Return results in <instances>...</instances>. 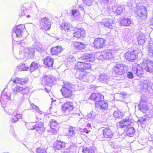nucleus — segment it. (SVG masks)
Returning <instances> with one entry per match:
<instances>
[{"label": "nucleus", "mask_w": 153, "mask_h": 153, "mask_svg": "<svg viewBox=\"0 0 153 153\" xmlns=\"http://www.w3.org/2000/svg\"><path fill=\"white\" fill-rule=\"evenodd\" d=\"M91 68V65L89 63H86L85 62H77L75 64V68L77 71L76 76L81 81L83 82H87L88 80L89 76L87 73L85 71L87 69Z\"/></svg>", "instance_id": "1"}, {"label": "nucleus", "mask_w": 153, "mask_h": 153, "mask_svg": "<svg viewBox=\"0 0 153 153\" xmlns=\"http://www.w3.org/2000/svg\"><path fill=\"white\" fill-rule=\"evenodd\" d=\"M127 66L118 62H116L115 64L112 68V73L115 76L121 75L126 73L128 70Z\"/></svg>", "instance_id": "2"}, {"label": "nucleus", "mask_w": 153, "mask_h": 153, "mask_svg": "<svg viewBox=\"0 0 153 153\" xmlns=\"http://www.w3.org/2000/svg\"><path fill=\"white\" fill-rule=\"evenodd\" d=\"M73 85L66 81L64 82V86L61 89L62 95L65 98H69L72 95Z\"/></svg>", "instance_id": "3"}, {"label": "nucleus", "mask_w": 153, "mask_h": 153, "mask_svg": "<svg viewBox=\"0 0 153 153\" xmlns=\"http://www.w3.org/2000/svg\"><path fill=\"white\" fill-rule=\"evenodd\" d=\"M136 14L142 19L145 20L147 19V10L146 7L141 4L137 5L135 8Z\"/></svg>", "instance_id": "4"}, {"label": "nucleus", "mask_w": 153, "mask_h": 153, "mask_svg": "<svg viewBox=\"0 0 153 153\" xmlns=\"http://www.w3.org/2000/svg\"><path fill=\"white\" fill-rule=\"evenodd\" d=\"M142 68L147 72H153V61L147 58H145L142 63Z\"/></svg>", "instance_id": "5"}, {"label": "nucleus", "mask_w": 153, "mask_h": 153, "mask_svg": "<svg viewBox=\"0 0 153 153\" xmlns=\"http://www.w3.org/2000/svg\"><path fill=\"white\" fill-rule=\"evenodd\" d=\"M74 108V106L72 102H68L62 105L61 109L65 115H66L70 114Z\"/></svg>", "instance_id": "6"}, {"label": "nucleus", "mask_w": 153, "mask_h": 153, "mask_svg": "<svg viewBox=\"0 0 153 153\" xmlns=\"http://www.w3.org/2000/svg\"><path fill=\"white\" fill-rule=\"evenodd\" d=\"M40 28L45 30H50L51 27V23L49 19L47 17L41 19L39 20Z\"/></svg>", "instance_id": "7"}, {"label": "nucleus", "mask_w": 153, "mask_h": 153, "mask_svg": "<svg viewBox=\"0 0 153 153\" xmlns=\"http://www.w3.org/2000/svg\"><path fill=\"white\" fill-rule=\"evenodd\" d=\"M25 26L23 25H19L16 26L15 32L12 34V36H13L14 35L16 34L17 37H22L24 38L25 37L24 35V33H26L25 30Z\"/></svg>", "instance_id": "8"}, {"label": "nucleus", "mask_w": 153, "mask_h": 153, "mask_svg": "<svg viewBox=\"0 0 153 153\" xmlns=\"http://www.w3.org/2000/svg\"><path fill=\"white\" fill-rule=\"evenodd\" d=\"M115 53L114 51L105 50L101 53V56L104 59H110L114 57Z\"/></svg>", "instance_id": "9"}, {"label": "nucleus", "mask_w": 153, "mask_h": 153, "mask_svg": "<svg viewBox=\"0 0 153 153\" xmlns=\"http://www.w3.org/2000/svg\"><path fill=\"white\" fill-rule=\"evenodd\" d=\"M13 92L16 94L18 92H19L24 95L27 94L29 93V89L28 88H23L20 85H16L13 89Z\"/></svg>", "instance_id": "10"}, {"label": "nucleus", "mask_w": 153, "mask_h": 153, "mask_svg": "<svg viewBox=\"0 0 153 153\" xmlns=\"http://www.w3.org/2000/svg\"><path fill=\"white\" fill-rule=\"evenodd\" d=\"M55 80L53 76H45L43 77L42 82L45 85L51 87L53 85Z\"/></svg>", "instance_id": "11"}, {"label": "nucleus", "mask_w": 153, "mask_h": 153, "mask_svg": "<svg viewBox=\"0 0 153 153\" xmlns=\"http://www.w3.org/2000/svg\"><path fill=\"white\" fill-rule=\"evenodd\" d=\"M79 59L83 61L82 62H85V63H87L86 62H92L95 59V57L93 54H91L88 53H85L82 56L80 57ZM79 62H82L79 61Z\"/></svg>", "instance_id": "12"}, {"label": "nucleus", "mask_w": 153, "mask_h": 153, "mask_svg": "<svg viewBox=\"0 0 153 153\" xmlns=\"http://www.w3.org/2000/svg\"><path fill=\"white\" fill-rule=\"evenodd\" d=\"M131 120L128 118L122 120L119 123V126L121 128H123L126 131L128 128L131 126Z\"/></svg>", "instance_id": "13"}, {"label": "nucleus", "mask_w": 153, "mask_h": 153, "mask_svg": "<svg viewBox=\"0 0 153 153\" xmlns=\"http://www.w3.org/2000/svg\"><path fill=\"white\" fill-rule=\"evenodd\" d=\"M143 69L142 66L141 67L139 65L137 64L136 63L133 65L132 67L133 72L139 77L142 76L143 75Z\"/></svg>", "instance_id": "14"}, {"label": "nucleus", "mask_w": 153, "mask_h": 153, "mask_svg": "<svg viewBox=\"0 0 153 153\" xmlns=\"http://www.w3.org/2000/svg\"><path fill=\"white\" fill-rule=\"evenodd\" d=\"M73 37L76 38L83 37L85 35V31L82 28H76L74 29Z\"/></svg>", "instance_id": "15"}, {"label": "nucleus", "mask_w": 153, "mask_h": 153, "mask_svg": "<svg viewBox=\"0 0 153 153\" xmlns=\"http://www.w3.org/2000/svg\"><path fill=\"white\" fill-rule=\"evenodd\" d=\"M94 47L97 48H101L105 45V40L102 38L96 39L94 42Z\"/></svg>", "instance_id": "16"}, {"label": "nucleus", "mask_w": 153, "mask_h": 153, "mask_svg": "<svg viewBox=\"0 0 153 153\" xmlns=\"http://www.w3.org/2000/svg\"><path fill=\"white\" fill-rule=\"evenodd\" d=\"M95 106L96 108H100V109H107L108 107V103L104 100H99L98 102H95Z\"/></svg>", "instance_id": "17"}, {"label": "nucleus", "mask_w": 153, "mask_h": 153, "mask_svg": "<svg viewBox=\"0 0 153 153\" xmlns=\"http://www.w3.org/2000/svg\"><path fill=\"white\" fill-rule=\"evenodd\" d=\"M97 79L99 82L103 83L108 84V82H110L109 76L104 73L100 74L98 75Z\"/></svg>", "instance_id": "18"}, {"label": "nucleus", "mask_w": 153, "mask_h": 153, "mask_svg": "<svg viewBox=\"0 0 153 153\" xmlns=\"http://www.w3.org/2000/svg\"><path fill=\"white\" fill-rule=\"evenodd\" d=\"M11 93L9 92L2 93L0 101L2 104H5L10 98Z\"/></svg>", "instance_id": "19"}, {"label": "nucleus", "mask_w": 153, "mask_h": 153, "mask_svg": "<svg viewBox=\"0 0 153 153\" xmlns=\"http://www.w3.org/2000/svg\"><path fill=\"white\" fill-rule=\"evenodd\" d=\"M125 57L127 59L130 61H133L136 58L134 51H128L125 55Z\"/></svg>", "instance_id": "20"}, {"label": "nucleus", "mask_w": 153, "mask_h": 153, "mask_svg": "<svg viewBox=\"0 0 153 153\" xmlns=\"http://www.w3.org/2000/svg\"><path fill=\"white\" fill-rule=\"evenodd\" d=\"M44 123L41 122H39L35 124L34 129L40 134L43 133L45 131V129L43 126Z\"/></svg>", "instance_id": "21"}, {"label": "nucleus", "mask_w": 153, "mask_h": 153, "mask_svg": "<svg viewBox=\"0 0 153 153\" xmlns=\"http://www.w3.org/2000/svg\"><path fill=\"white\" fill-rule=\"evenodd\" d=\"M123 35L124 39L127 42H130L132 41L133 37L128 30L126 29L124 30Z\"/></svg>", "instance_id": "22"}, {"label": "nucleus", "mask_w": 153, "mask_h": 153, "mask_svg": "<svg viewBox=\"0 0 153 153\" xmlns=\"http://www.w3.org/2000/svg\"><path fill=\"white\" fill-rule=\"evenodd\" d=\"M102 23L105 27L111 28L114 25L112 19L105 18L103 19Z\"/></svg>", "instance_id": "23"}, {"label": "nucleus", "mask_w": 153, "mask_h": 153, "mask_svg": "<svg viewBox=\"0 0 153 153\" xmlns=\"http://www.w3.org/2000/svg\"><path fill=\"white\" fill-rule=\"evenodd\" d=\"M104 97L100 94L94 93L92 94L90 97V98L93 100L95 102H98L100 100L103 98Z\"/></svg>", "instance_id": "24"}, {"label": "nucleus", "mask_w": 153, "mask_h": 153, "mask_svg": "<svg viewBox=\"0 0 153 153\" xmlns=\"http://www.w3.org/2000/svg\"><path fill=\"white\" fill-rule=\"evenodd\" d=\"M103 136L106 138H111L113 134L111 130L109 128H104L102 130Z\"/></svg>", "instance_id": "25"}, {"label": "nucleus", "mask_w": 153, "mask_h": 153, "mask_svg": "<svg viewBox=\"0 0 153 153\" xmlns=\"http://www.w3.org/2000/svg\"><path fill=\"white\" fill-rule=\"evenodd\" d=\"M61 29L64 30L65 31H70L74 29L73 27L70 24L67 22H63L61 25Z\"/></svg>", "instance_id": "26"}, {"label": "nucleus", "mask_w": 153, "mask_h": 153, "mask_svg": "<svg viewBox=\"0 0 153 153\" xmlns=\"http://www.w3.org/2000/svg\"><path fill=\"white\" fill-rule=\"evenodd\" d=\"M22 114L18 112H15L10 118V121L13 123H16L19 119L21 118Z\"/></svg>", "instance_id": "27"}, {"label": "nucleus", "mask_w": 153, "mask_h": 153, "mask_svg": "<svg viewBox=\"0 0 153 153\" xmlns=\"http://www.w3.org/2000/svg\"><path fill=\"white\" fill-rule=\"evenodd\" d=\"M137 38V40L138 44L142 45L145 42L146 39L145 34L142 33H140Z\"/></svg>", "instance_id": "28"}, {"label": "nucleus", "mask_w": 153, "mask_h": 153, "mask_svg": "<svg viewBox=\"0 0 153 153\" xmlns=\"http://www.w3.org/2000/svg\"><path fill=\"white\" fill-rule=\"evenodd\" d=\"M139 107L140 110L143 113L145 112L148 109L146 102L143 101L142 100L140 102Z\"/></svg>", "instance_id": "29"}, {"label": "nucleus", "mask_w": 153, "mask_h": 153, "mask_svg": "<svg viewBox=\"0 0 153 153\" xmlns=\"http://www.w3.org/2000/svg\"><path fill=\"white\" fill-rule=\"evenodd\" d=\"M124 8L123 6L118 5L113 8V11L117 15H119L123 12Z\"/></svg>", "instance_id": "30"}, {"label": "nucleus", "mask_w": 153, "mask_h": 153, "mask_svg": "<svg viewBox=\"0 0 153 153\" xmlns=\"http://www.w3.org/2000/svg\"><path fill=\"white\" fill-rule=\"evenodd\" d=\"M63 51L61 46H57L52 48L51 49V52L53 55H56L60 53Z\"/></svg>", "instance_id": "31"}, {"label": "nucleus", "mask_w": 153, "mask_h": 153, "mask_svg": "<svg viewBox=\"0 0 153 153\" xmlns=\"http://www.w3.org/2000/svg\"><path fill=\"white\" fill-rule=\"evenodd\" d=\"M32 46L35 49L39 52L44 49L42 46L36 41H34V43L32 44Z\"/></svg>", "instance_id": "32"}, {"label": "nucleus", "mask_w": 153, "mask_h": 153, "mask_svg": "<svg viewBox=\"0 0 153 153\" xmlns=\"http://www.w3.org/2000/svg\"><path fill=\"white\" fill-rule=\"evenodd\" d=\"M76 129L75 127H71L68 128V131L67 134L69 138L74 137H75Z\"/></svg>", "instance_id": "33"}, {"label": "nucleus", "mask_w": 153, "mask_h": 153, "mask_svg": "<svg viewBox=\"0 0 153 153\" xmlns=\"http://www.w3.org/2000/svg\"><path fill=\"white\" fill-rule=\"evenodd\" d=\"M53 59L50 56H47L44 60V62L45 65L50 67L53 64Z\"/></svg>", "instance_id": "34"}, {"label": "nucleus", "mask_w": 153, "mask_h": 153, "mask_svg": "<svg viewBox=\"0 0 153 153\" xmlns=\"http://www.w3.org/2000/svg\"><path fill=\"white\" fill-rule=\"evenodd\" d=\"M24 49L27 56L28 55L30 57H33L34 56L35 49L33 47H27L25 48Z\"/></svg>", "instance_id": "35"}, {"label": "nucleus", "mask_w": 153, "mask_h": 153, "mask_svg": "<svg viewBox=\"0 0 153 153\" xmlns=\"http://www.w3.org/2000/svg\"><path fill=\"white\" fill-rule=\"evenodd\" d=\"M13 82L15 83L25 85L27 82V80L25 79L16 77L15 79H13Z\"/></svg>", "instance_id": "36"}, {"label": "nucleus", "mask_w": 153, "mask_h": 153, "mask_svg": "<svg viewBox=\"0 0 153 153\" xmlns=\"http://www.w3.org/2000/svg\"><path fill=\"white\" fill-rule=\"evenodd\" d=\"M25 48L24 47L21 48L19 54L17 55L16 58L18 59H23L26 56H27L26 52L25 51Z\"/></svg>", "instance_id": "37"}, {"label": "nucleus", "mask_w": 153, "mask_h": 153, "mask_svg": "<svg viewBox=\"0 0 153 153\" xmlns=\"http://www.w3.org/2000/svg\"><path fill=\"white\" fill-rule=\"evenodd\" d=\"M148 47V54L149 55L153 57V42L150 41L149 42Z\"/></svg>", "instance_id": "38"}, {"label": "nucleus", "mask_w": 153, "mask_h": 153, "mask_svg": "<svg viewBox=\"0 0 153 153\" xmlns=\"http://www.w3.org/2000/svg\"><path fill=\"white\" fill-rule=\"evenodd\" d=\"M29 68L27 65L24 63H20L17 66L16 70L18 71H22L27 70Z\"/></svg>", "instance_id": "39"}, {"label": "nucleus", "mask_w": 153, "mask_h": 153, "mask_svg": "<svg viewBox=\"0 0 153 153\" xmlns=\"http://www.w3.org/2000/svg\"><path fill=\"white\" fill-rule=\"evenodd\" d=\"M132 22L129 18L123 19L120 21V24L121 25L124 26H128L131 24Z\"/></svg>", "instance_id": "40"}, {"label": "nucleus", "mask_w": 153, "mask_h": 153, "mask_svg": "<svg viewBox=\"0 0 153 153\" xmlns=\"http://www.w3.org/2000/svg\"><path fill=\"white\" fill-rule=\"evenodd\" d=\"M128 129H126V134L128 135L130 137L132 136L135 132V130L134 128L130 126L128 128Z\"/></svg>", "instance_id": "41"}, {"label": "nucleus", "mask_w": 153, "mask_h": 153, "mask_svg": "<svg viewBox=\"0 0 153 153\" xmlns=\"http://www.w3.org/2000/svg\"><path fill=\"white\" fill-rule=\"evenodd\" d=\"M95 149L94 146H92L84 148L82 151L83 153H94Z\"/></svg>", "instance_id": "42"}, {"label": "nucleus", "mask_w": 153, "mask_h": 153, "mask_svg": "<svg viewBox=\"0 0 153 153\" xmlns=\"http://www.w3.org/2000/svg\"><path fill=\"white\" fill-rule=\"evenodd\" d=\"M74 46L76 49L81 50L85 47L84 45L82 42H75L74 43Z\"/></svg>", "instance_id": "43"}, {"label": "nucleus", "mask_w": 153, "mask_h": 153, "mask_svg": "<svg viewBox=\"0 0 153 153\" xmlns=\"http://www.w3.org/2000/svg\"><path fill=\"white\" fill-rule=\"evenodd\" d=\"M98 114L95 112L92 111L87 115V117L92 120H94L95 118V117Z\"/></svg>", "instance_id": "44"}, {"label": "nucleus", "mask_w": 153, "mask_h": 153, "mask_svg": "<svg viewBox=\"0 0 153 153\" xmlns=\"http://www.w3.org/2000/svg\"><path fill=\"white\" fill-rule=\"evenodd\" d=\"M113 114L114 117L117 118H121L123 115V113L118 110L114 111Z\"/></svg>", "instance_id": "45"}, {"label": "nucleus", "mask_w": 153, "mask_h": 153, "mask_svg": "<svg viewBox=\"0 0 153 153\" xmlns=\"http://www.w3.org/2000/svg\"><path fill=\"white\" fill-rule=\"evenodd\" d=\"M38 67V65L36 62H35L32 63L30 65V69L31 71H33L36 69H37Z\"/></svg>", "instance_id": "46"}, {"label": "nucleus", "mask_w": 153, "mask_h": 153, "mask_svg": "<svg viewBox=\"0 0 153 153\" xmlns=\"http://www.w3.org/2000/svg\"><path fill=\"white\" fill-rule=\"evenodd\" d=\"M49 125L51 128H57L56 126H57V123L56 120L54 119H52L50 121Z\"/></svg>", "instance_id": "47"}, {"label": "nucleus", "mask_w": 153, "mask_h": 153, "mask_svg": "<svg viewBox=\"0 0 153 153\" xmlns=\"http://www.w3.org/2000/svg\"><path fill=\"white\" fill-rule=\"evenodd\" d=\"M65 144H53V148L54 149L56 150V149L59 150L62 148H64L65 146Z\"/></svg>", "instance_id": "48"}, {"label": "nucleus", "mask_w": 153, "mask_h": 153, "mask_svg": "<svg viewBox=\"0 0 153 153\" xmlns=\"http://www.w3.org/2000/svg\"><path fill=\"white\" fill-rule=\"evenodd\" d=\"M27 12L26 8L23 6H21V11L19 14V16H23L25 15Z\"/></svg>", "instance_id": "49"}, {"label": "nucleus", "mask_w": 153, "mask_h": 153, "mask_svg": "<svg viewBox=\"0 0 153 153\" xmlns=\"http://www.w3.org/2000/svg\"><path fill=\"white\" fill-rule=\"evenodd\" d=\"M31 108L35 110L39 114H42V111L39 110V108L38 107L33 104H31Z\"/></svg>", "instance_id": "50"}, {"label": "nucleus", "mask_w": 153, "mask_h": 153, "mask_svg": "<svg viewBox=\"0 0 153 153\" xmlns=\"http://www.w3.org/2000/svg\"><path fill=\"white\" fill-rule=\"evenodd\" d=\"M26 126L29 129L33 130L34 129L35 125L33 123H30L27 124Z\"/></svg>", "instance_id": "51"}, {"label": "nucleus", "mask_w": 153, "mask_h": 153, "mask_svg": "<svg viewBox=\"0 0 153 153\" xmlns=\"http://www.w3.org/2000/svg\"><path fill=\"white\" fill-rule=\"evenodd\" d=\"M84 4L88 6H90L92 4L93 0H82Z\"/></svg>", "instance_id": "52"}, {"label": "nucleus", "mask_w": 153, "mask_h": 153, "mask_svg": "<svg viewBox=\"0 0 153 153\" xmlns=\"http://www.w3.org/2000/svg\"><path fill=\"white\" fill-rule=\"evenodd\" d=\"M79 13L78 10L76 9H73L71 11V15L73 16H77Z\"/></svg>", "instance_id": "53"}, {"label": "nucleus", "mask_w": 153, "mask_h": 153, "mask_svg": "<svg viewBox=\"0 0 153 153\" xmlns=\"http://www.w3.org/2000/svg\"><path fill=\"white\" fill-rule=\"evenodd\" d=\"M67 60L69 62H74L76 61V58L73 56L70 55L68 57Z\"/></svg>", "instance_id": "54"}, {"label": "nucleus", "mask_w": 153, "mask_h": 153, "mask_svg": "<svg viewBox=\"0 0 153 153\" xmlns=\"http://www.w3.org/2000/svg\"><path fill=\"white\" fill-rule=\"evenodd\" d=\"M87 120L84 119L82 118L79 121L78 124V125H81L82 126H84L86 123L85 121H86Z\"/></svg>", "instance_id": "55"}, {"label": "nucleus", "mask_w": 153, "mask_h": 153, "mask_svg": "<svg viewBox=\"0 0 153 153\" xmlns=\"http://www.w3.org/2000/svg\"><path fill=\"white\" fill-rule=\"evenodd\" d=\"M15 112H18V111L15 110L11 109H9L8 111V113L10 115H13L14 114V113Z\"/></svg>", "instance_id": "56"}, {"label": "nucleus", "mask_w": 153, "mask_h": 153, "mask_svg": "<svg viewBox=\"0 0 153 153\" xmlns=\"http://www.w3.org/2000/svg\"><path fill=\"white\" fill-rule=\"evenodd\" d=\"M36 153H46V152L44 149L38 148L36 149Z\"/></svg>", "instance_id": "57"}, {"label": "nucleus", "mask_w": 153, "mask_h": 153, "mask_svg": "<svg viewBox=\"0 0 153 153\" xmlns=\"http://www.w3.org/2000/svg\"><path fill=\"white\" fill-rule=\"evenodd\" d=\"M58 128H51V130L50 131L51 132L54 134H56L57 133V129Z\"/></svg>", "instance_id": "58"}, {"label": "nucleus", "mask_w": 153, "mask_h": 153, "mask_svg": "<svg viewBox=\"0 0 153 153\" xmlns=\"http://www.w3.org/2000/svg\"><path fill=\"white\" fill-rule=\"evenodd\" d=\"M127 75V77L129 79H132L133 78V74L131 72H128Z\"/></svg>", "instance_id": "59"}, {"label": "nucleus", "mask_w": 153, "mask_h": 153, "mask_svg": "<svg viewBox=\"0 0 153 153\" xmlns=\"http://www.w3.org/2000/svg\"><path fill=\"white\" fill-rule=\"evenodd\" d=\"M62 153H75L73 151H71L69 149L66 150L64 151H62Z\"/></svg>", "instance_id": "60"}, {"label": "nucleus", "mask_w": 153, "mask_h": 153, "mask_svg": "<svg viewBox=\"0 0 153 153\" xmlns=\"http://www.w3.org/2000/svg\"><path fill=\"white\" fill-rule=\"evenodd\" d=\"M101 2L103 3L106 4L107 3L109 0H100Z\"/></svg>", "instance_id": "61"}, {"label": "nucleus", "mask_w": 153, "mask_h": 153, "mask_svg": "<svg viewBox=\"0 0 153 153\" xmlns=\"http://www.w3.org/2000/svg\"><path fill=\"white\" fill-rule=\"evenodd\" d=\"M82 132H84V133L86 134H88L89 131H88L86 129H83Z\"/></svg>", "instance_id": "62"}, {"label": "nucleus", "mask_w": 153, "mask_h": 153, "mask_svg": "<svg viewBox=\"0 0 153 153\" xmlns=\"http://www.w3.org/2000/svg\"><path fill=\"white\" fill-rule=\"evenodd\" d=\"M65 143L63 142V141H61V140H58L57 141L56 143Z\"/></svg>", "instance_id": "63"}, {"label": "nucleus", "mask_w": 153, "mask_h": 153, "mask_svg": "<svg viewBox=\"0 0 153 153\" xmlns=\"http://www.w3.org/2000/svg\"><path fill=\"white\" fill-rule=\"evenodd\" d=\"M140 146H141V148L140 149H138L139 150H140L141 149H143V148H144V147H143V146H144L143 144H141Z\"/></svg>", "instance_id": "64"}]
</instances>
